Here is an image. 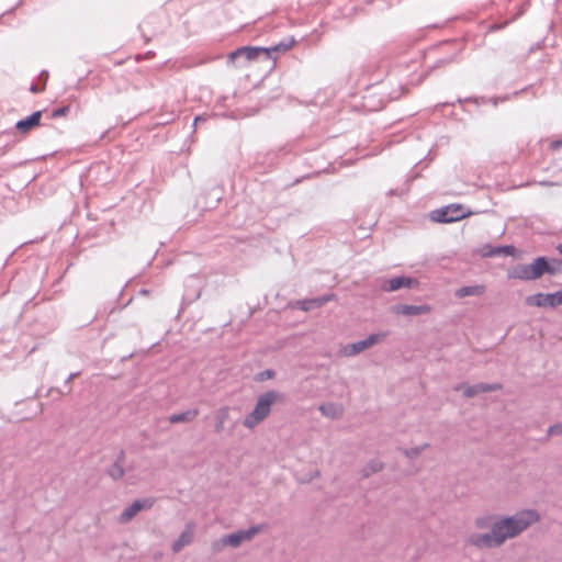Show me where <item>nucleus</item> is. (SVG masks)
<instances>
[{
	"label": "nucleus",
	"instance_id": "nucleus-2",
	"mask_svg": "<svg viewBox=\"0 0 562 562\" xmlns=\"http://www.w3.org/2000/svg\"><path fill=\"white\" fill-rule=\"evenodd\" d=\"M282 395L278 391L273 390L260 394L257 398L254 409L244 418V427L254 429L257 425L263 422L269 416L272 405Z\"/></svg>",
	"mask_w": 562,
	"mask_h": 562
},
{
	"label": "nucleus",
	"instance_id": "nucleus-42",
	"mask_svg": "<svg viewBox=\"0 0 562 562\" xmlns=\"http://www.w3.org/2000/svg\"><path fill=\"white\" fill-rule=\"evenodd\" d=\"M539 184L543 186V187H552V186H555L557 183L550 182V181H540Z\"/></svg>",
	"mask_w": 562,
	"mask_h": 562
},
{
	"label": "nucleus",
	"instance_id": "nucleus-36",
	"mask_svg": "<svg viewBox=\"0 0 562 562\" xmlns=\"http://www.w3.org/2000/svg\"><path fill=\"white\" fill-rule=\"evenodd\" d=\"M510 21H506L505 23H494L492 24L488 30L491 32H496V31H499V30H503Z\"/></svg>",
	"mask_w": 562,
	"mask_h": 562
},
{
	"label": "nucleus",
	"instance_id": "nucleus-17",
	"mask_svg": "<svg viewBox=\"0 0 562 562\" xmlns=\"http://www.w3.org/2000/svg\"><path fill=\"white\" fill-rule=\"evenodd\" d=\"M231 408L228 406L220 407L214 413V431L221 434L225 430V423L229 418Z\"/></svg>",
	"mask_w": 562,
	"mask_h": 562
},
{
	"label": "nucleus",
	"instance_id": "nucleus-10",
	"mask_svg": "<svg viewBox=\"0 0 562 562\" xmlns=\"http://www.w3.org/2000/svg\"><path fill=\"white\" fill-rule=\"evenodd\" d=\"M418 282L416 279L407 276H397L391 279H386L382 282L381 289L384 292H395L402 288H413Z\"/></svg>",
	"mask_w": 562,
	"mask_h": 562
},
{
	"label": "nucleus",
	"instance_id": "nucleus-31",
	"mask_svg": "<svg viewBox=\"0 0 562 562\" xmlns=\"http://www.w3.org/2000/svg\"><path fill=\"white\" fill-rule=\"evenodd\" d=\"M456 54H451L447 57L439 58L430 68H439L446 66L454 60Z\"/></svg>",
	"mask_w": 562,
	"mask_h": 562
},
{
	"label": "nucleus",
	"instance_id": "nucleus-41",
	"mask_svg": "<svg viewBox=\"0 0 562 562\" xmlns=\"http://www.w3.org/2000/svg\"><path fill=\"white\" fill-rule=\"evenodd\" d=\"M45 89V87L42 85L41 87L38 86H35V85H32L30 90L33 92V93H38V92H42L43 90Z\"/></svg>",
	"mask_w": 562,
	"mask_h": 562
},
{
	"label": "nucleus",
	"instance_id": "nucleus-12",
	"mask_svg": "<svg viewBox=\"0 0 562 562\" xmlns=\"http://www.w3.org/2000/svg\"><path fill=\"white\" fill-rule=\"evenodd\" d=\"M334 297L335 295L333 293L325 294L313 299L300 300L296 302V305L300 310L308 312L322 307L324 304L331 301Z\"/></svg>",
	"mask_w": 562,
	"mask_h": 562
},
{
	"label": "nucleus",
	"instance_id": "nucleus-21",
	"mask_svg": "<svg viewBox=\"0 0 562 562\" xmlns=\"http://www.w3.org/2000/svg\"><path fill=\"white\" fill-rule=\"evenodd\" d=\"M510 98L512 97L508 94L505 97H502V98L474 97V98H468V99H465V101L473 102L476 105H483V104L491 103L493 106H497L499 101H506V100H509Z\"/></svg>",
	"mask_w": 562,
	"mask_h": 562
},
{
	"label": "nucleus",
	"instance_id": "nucleus-24",
	"mask_svg": "<svg viewBox=\"0 0 562 562\" xmlns=\"http://www.w3.org/2000/svg\"><path fill=\"white\" fill-rule=\"evenodd\" d=\"M383 468V464L381 461L379 460H371L370 462L367 463V465L363 468L362 470V476L363 477H368L370 476L371 474L373 473H376L379 471H381Z\"/></svg>",
	"mask_w": 562,
	"mask_h": 562
},
{
	"label": "nucleus",
	"instance_id": "nucleus-28",
	"mask_svg": "<svg viewBox=\"0 0 562 562\" xmlns=\"http://www.w3.org/2000/svg\"><path fill=\"white\" fill-rule=\"evenodd\" d=\"M479 392L480 393H487V392H494L502 389V385L499 383H477Z\"/></svg>",
	"mask_w": 562,
	"mask_h": 562
},
{
	"label": "nucleus",
	"instance_id": "nucleus-38",
	"mask_svg": "<svg viewBox=\"0 0 562 562\" xmlns=\"http://www.w3.org/2000/svg\"><path fill=\"white\" fill-rule=\"evenodd\" d=\"M78 375H79V372H74V373H70V374H69V376L66 379V381H65V386H68V391H67V393H68V392H70V390H71V389H70V386H69V383H70L75 378H77Z\"/></svg>",
	"mask_w": 562,
	"mask_h": 562
},
{
	"label": "nucleus",
	"instance_id": "nucleus-45",
	"mask_svg": "<svg viewBox=\"0 0 562 562\" xmlns=\"http://www.w3.org/2000/svg\"><path fill=\"white\" fill-rule=\"evenodd\" d=\"M557 249L559 254L562 255V243L558 245Z\"/></svg>",
	"mask_w": 562,
	"mask_h": 562
},
{
	"label": "nucleus",
	"instance_id": "nucleus-26",
	"mask_svg": "<svg viewBox=\"0 0 562 562\" xmlns=\"http://www.w3.org/2000/svg\"><path fill=\"white\" fill-rule=\"evenodd\" d=\"M562 273V259L548 258V274L557 276Z\"/></svg>",
	"mask_w": 562,
	"mask_h": 562
},
{
	"label": "nucleus",
	"instance_id": "nucleus-6",
	"mask_svg": "<svg viewBox=\"0 0 562 562\" xmlns=\"http://www.w3.org/2000/svg\"><path fill=\"white\" fill-rule=\"evenodd\" d=\"M498 529L499 528H496L494 522H492L491 530L488 532L471 533L469 537V543L477 549L497 548L503 544L498 535Z\"/></svg>",
	"mask_w": 562,
	"mask_h": 562
},
{
	"label": "nucleus",
	"instance_id": "nucleus-7",
	"mask_svg": "<svg viewBox=\"0 0 562 562\" xmlns=\"http://www.w3.org/2000/svg\"><path fill=\"white\" fill-rule=\"evenodd\" d=\"M385 337H386L385 333L370 334L367 338H364L362 340L351 342V344L344 346L340 349V353L344 357H355V356L359 355L360 352H362L363 350L369 349L372 346H374L375 344L380 342Z\"/></svg>",
	"mask_w": 562,
	"mask_h": 562
},
{
	"label": "nucleus",
	"instance_id": "nucleus-14",
	"mask_svg": "<svg viewBox=\"0 0 562 562\" xmlns=\"http://www.w3.org/2000/svg\"><path fill=\"white\" fill-rule=\"evenodd\" d=\"M42 119V111H35L31 115L19 120L15 123V128L21 133L25 134L33 130L34 127L38 126Z\"/></svg>",
	"mask_w": 562,
	"mask_h": 562
},
{
	"label": "nucleus",
	"instance_id": "nucleus-9",
	"mask_svg": "<svg viewBox=\"0 0 562 562\" xmlns=\"http://www.w3.org/2000/svg\"><path fill=\"white\" fill-rule=\"evenodd\" d=\"M155 504L154 497H145L135 499L120 515V522L126 524L131 521L139 512L150 509Z\"/></svg>",
	"mask_w": 562,
	"mask_h": 562
},
{
	"label": "nucleus",
	"instance_id": "nucleus-33",
	"mask_svg": "<svg viewBox=\"0 0 562 562\" xmlns=\"http://www.w3.org/2000/svg\"><path fill=\"white\" fill-rule=\"evenodd\" d=\"M548 435L549 436H559V435H562V422L561 423H557L554 425H551L549 428H548Z\"/></svg>",
	"mask_w": 562,
	"mask_h": 562
},
{
	"label": "nucleus",
	"instance_id": "nucleus-5",
	"mask_svg": "<svg viewBox=\"0 0 562 562\" xmlns=\"http://www.w3.org/2000/svg\"><path fill=\"white\" fill-rule=\"evenodd\" d=\"M470 211L461 204H449L431 211L430 218L437 223H453L468 217Z\"/></svg>",
	"mask_w": 562,
	"mask_h": 562
},
{
	"label": "nucleus",
	"instance_id": "nucleus-15",
	"mask_svg": "<svg viewBox=\"0 0 562 562\" xmlns=\"http://www.w3.org/2000/svg\"><path fill=\"white\" fill-rule=\"evenodd\" d=\"M531 276L533 280L540 279L543 274H548V257L540 256L530 263Z\"/></svg>",
	"mask_w": 562,
	"mask_h": 562
},
{
	"label": "nucleus",
	"instance_id": "nucleus-30",
	"mask_svg": "<svg viewBox=\"0 0 562 562\" xmlns=\"http://www.w3.org/2000/svg\"><path fill=\"white\" fill-rule=\"evenodd\" d=\"M155 20H156V16L149 15L139 24V29L142 31L144 37H146L147 32L149 31V25L153 24V22Z\"/></svg>",
	"mask_w": 562,
	"mask_h": 562
},
{
	"label": "nucleus",
	"instance_id": "nucleus-44",
	"mask_svg": "<svg viewBox=\"0 0 562 562\" xmlns=\"http://www.w3.org/2000/svg\"><path fill=\"white\" fill-rule=\"evenodd\" d=\"M202 120H204V119H203V117H201V116H196V117L194 119V121H193V126H195V125H196V123H198L199 121H202Z\"/></svg>",
	"mask_w": 562,
	"mask_h": 562
},
{
	"label": "nucleus",
	"instance_id": "nucleus-37",
	"mask_svg": "<svg viewBox=\"0 0 562 562\" xmlns=\"http://www.w3.org/2000/svg\"><path fill=\"white\" fill-rule=\"evenodd\" d=\"M562 147V139H553L549 144V148L553 151L560 149Z\"/></svg>",
	"mask_w": 562,
	"mask_h": 562
},
{
	"label": "nucleus",
	"instance_id": "nucleus-29",
	"mask_svg": "<svg viewBox=\"0 0 562 562\" xmlns=\"http://www.w3.org/2000/svg\"><path fill=\"white\" fill-rule=\"evenodd\" d=\"M189 286L190 284L188 283L187 284V290H186V293L183 295V301L187 303V304H190L192 303L193 301H195L196 299L200 297V290L199 288H196L193 292V294H189Z\"/></svg>",
	"mask_w": 562,
	"mask_h": 562
},
{
	"label": "nucleus",
	"instance_id": "nucleus-1",
	"mask_svg": "<svg viewBox=\"0 0 562 562\" xmlns=\"http://www.w3.org/2000/svg\"><path fill=\"white\" fill-rule=\"evenodd\" d=\"M540 519L539 514L533 509L517 512L512 516H504L494 521L498 529L501 541L504 543L507 539L515 538L526 530L529 526Z\"/></svg>",
	"mask_w": 562,
	"mask_h": 562
},
{
	"label": "nucleus",
	"instance_id": "nucleus-8",
	"mask_svg": "<svg viewBox=\"0 0 562 562\" xmlns=\"http://www.w3.org/2000/svg\"><path fill=\"white\" fill-rule=\"evenodd\" d=\"M526 303L529 306L555 307L558 305H562V291L548 294L537 293L529 295L526 297Z\"/></svg>",
	"mask_w": 562,
	"mask_h": 562
},
{
	"label": "nucleus",
	"instance_id": "nucleus-32",
	"mask_svg": "<svg viewBox=\"0 0 562 562\" xmlns=\"http://www.w3.org/2000/svg\"><path fill=\"white\" fill-rule=\"evenodd\" d=\"M68 112H69V106L68 105L60 106V108L54 109L52 111L50 117L52 119H57V117H60V116H65Z\"/></svg>",
	"mask_w": 562,
	"mask_h": 562
},
{
	"label": "nucleus",
	"instance_id": "nucleus-19",
	"mask_svg": "<svg viewBox=\"0 0 562 562\" xmlns=\"http://www.w3.org/2000/svg\"><path fill=\"white\" fill-rule=\"evenodd\" d=\"M484 290L485 288L483 285H465L456 291V296L458 299H463L465 296H479L484 293Z\"/></svg>",
	"mask_w": 562,
	"mask_h": 562
},
{
	"label": "nucleus",
	"instance_id": "nucleus-20",
	"mask_svg": "<svg viewBox=\"0 0 562 562\" xmlns=\"http://www.w3.org/2000/svg\"><path fill=\"white\" fill-rule=\"evenodd\" d=\"M198 409H189L181 413H176L169 416L171 424L187 423L193 420L198 416Z\"/></svg>",
	"mask_w": 562,
	"mask_h": 562
},
{
	"label": "nucleus",
	"instance_id": "nucleus-25",
	"mask_svg": "<svg viewBox=\"0 0 562 562\" xmlns=\"http://www.w3.org/2000/svg\"><path fill=\"white\" fill-rule=\"evenodd\" d=\"M456 391L463 390V396L471 398L480 394L477 384L468 385L464 383H460L454 387Z\"/></svg>",
	"mask_w": 562,
	"mask_h": 562
},
{
	"label": "nucleus",
	"instance_id": "nucleus-13",
	"mask_svg": "<svg viewBox=\"0 0 562 562\" xmlns=\"http://www.w3.org/2000/svg\"><path fill=\"white\" fill-rule=\"evenodd\" d=\"M193 522L187 524L184 530L179 535V537L173 541L171 549L172 552L178 553L184 547L189 546L193 540Z\"/></svg>",
	"mask_w": 562,
	"mask_h": 562
},
{
	"label": "nucleus",
	"instance_id": "nucleus-34",
	"mask_svg": "<svg viewBox=\"0 0 562 562\" xmlns=\"http://www.w3.org/2000/svg\"><path fill=\"white\" fill-rule=\"evenodd\" d=\"M428 445H423V446H419V447H414V448H411L408 450H405V454L408 457V458H414L416 456H418L422 450L427 447Z\"/></svg>",
	"mask_w": 562,
	"mask_h": 562
},
{
	"label": "nucleus",
	"instance_id": "nucleus-39",
	"mask_svg": "<svg viewBox=\"0 0 562 562\" xmlns=\"http://www.w3.org/2000/svg\"><path fill=\"white\" fill-rule=\"evenodd\" d=\"M47 79H48V71L47 70H42L41 74H40V80L43 82L42 85L44 87L46 86Z\"/></svg>",
	"mask_w": 562,
	"mask_h": 562
},
{
	"label": "nucleus",
	"instance_id": "nucleus-11",
	"mask_svg": "<svg viewBox=\"0 0 562 562\" xmlns=\"http://www.w3.org/2000/svg\"><path fill=\"white\" fill-rule=\"evenodd\" d=\"M431 311V306L428 304L423 305H408V304H396L392 307V312L396 315L404 316H417L428 314Z\"/></svg>",
	"mask_w": 562,
	"mask_h": 562
},
{
	"label": "nucleus",
	"instance_id": "nucleus-18",
	"mask_svg": "<svg viewBox=\"0 0 562 562\" xmlns=\"http://www.w3.org/2000/svg\"><path fill=\"white\" fill-rule=\"evenodd\" d=\"M530 263L529 265H517L509 271V277L522 281H531L533 277L531 276Z\"/></svg>",
	"mask_w": 562,
	"mask_h": 562
},
{
	"label": "nucleus",
	"instance_id": "nucleus-16",
	"mask_svg": "<svg viewBox=\"0 0 562 562\" xmlns=\"http://www.w3.org/2000/svg\"><path fill=\"white\" fill-rule=\"evenodd\" d=\"M124 459H125V453L122 450L117 454L114 463L111 464L106 470V473L109 474V476L115 481L122 479L125 473L124 468H123Z\"/></svg>",
	"mask_w": 562,
	"mask_h": 562
},
{
	"label": "nucleus",
	"instance_id": "nucleus-27",
	"mask_svg": "<svg viewBox=\"0 0 562 562\" xmlns=\"http://www.w3.org/2000/svg\"><path fill=\"white\" fill-rule=\"evenodd\" d=\"M294 43L295 41L293 37H286L269 49H271V54L276 52H286L294 45Z\"/></svg>",
	"mask_w": 562,
	"mask_h": 562
},
{
	"label": "nucleus",
	"instance_id": "nucleus-46",
	"mask_svg": "<svg viewBox=\"0 0 562 562\" xmlns=\"http://www.w3.org/2000/svg\"><path fill=\"white\" fill-rule=\"evenodd\" d=\"M195 281H196V279L193 278V277L188 280V282H192V283L195 282Z\"/></svg>",
	"mask_w": 562,
	"mask_h": 562
},
{
	"label": "nucleus",
	"instance_id": "nucleus-23",
	"mask_svg": "<svg viewBox=\"0 0 562 562\" xmlns=\"http://www.w3.org/2000/svg\"><path fill=\"white\" fill-rule=\"evenodd\" d=\"M515 251H516V248L513 245L496 246V247H493L488 251V256H498V255L513 256L515 254Z\"/></svg>",
	"mask_w": 562,
	"mask_h": 562
},
{
	"label": "nucleus",
	"instance_id": "nucleus-3",
	"mask_svg": "<svg viewBox=\"0 0 562 562\" xmlns=\"http://www.w3.org/2000/svg\"><path fill=\"white\" fill-rule=\"evenodd\" d=\"M260 55L270 58L271 49L260 46H241L228 54L227 65L243 67L248 61L257 59Z\"/></svg>",
	"mask_w": 562,
	"mask_h": 562
},
{
	"label": "nucleus",
	"instance_id": "nucleus-40",
	"mask_svg": "<svg viewBox=\"0 0 562 562\" xmlns=\"http://www.w3.org/2000/svg\"><path fill=\"white\" fill-rule=\"evenodd\" d=\"M261 378L271 379L274 376V371L271 369H267L263 372L260 373Z\"/></svg>",
	"mask_w": 562,
	"mask_h": 562
},
{
	"label": "nucleus",
	"instance_id": "nucleus-4",
	"mask_svg": "<svg viewBox=\"0 0 562 562\" xmlns=\"http://www.w3.org/2000/svg\"><path fill=\"white\" fill-rule=\"evenodd\" d=\"M262 530L260 525L250 526L248 529L238 530L236 532L223 536L218 541L213 543L214 550H220L222 547L238 548L244 541L251 540L258 532Z\"/></svg>",
	"mask_w": 562,
	"mask_h": 562
},
{
	"label": "nucleus",
	"instance_id": "nucleus-35",
	"mask_svg": "<svg viewBox=\"0 0 562 562\" xmlns=\"http://www.w3.org/2000/svg\"><path fill=\"white\" fill-rule=\"evenodd\" d=\"M490 518L488 517H481L475 520V526L477 528H491V525L488 524Z\"/></svg>",
	"mask_w": 562,
	"mask_h": 562
},
{
	"label": "nucleus",
	"instance_id": "nucleus-43",
	"mask_svg": "<svg viewBox=\"0 0 562 562\" xmlns=\"http://www.w3.org/2000/svg\"><path fill=\"white\" fill-rule=\"evenodd\" d=\"M527 89H521L520 91H515L512 97L516 98L518 94L525 92Z\"/></svg>",
	"mask_w": 562,
	"mask_h": 562
},
{
	"label": "nucleus",
	"instance_id": "nucleus-22",
	"mask_svg": "<svg viewBox=\"0 0 562 562\" xmlns=\"http://www.w3.org/2000/svg\"><path fill=\"white\" fill-rule=\"evenodd\" d=\"M318 409L322 415L330 418H336L340 414V408L333 403L322 404Z\"/></svg>",
	"mask_w": 562,
	"mask_h": 562
}]
</instances>
